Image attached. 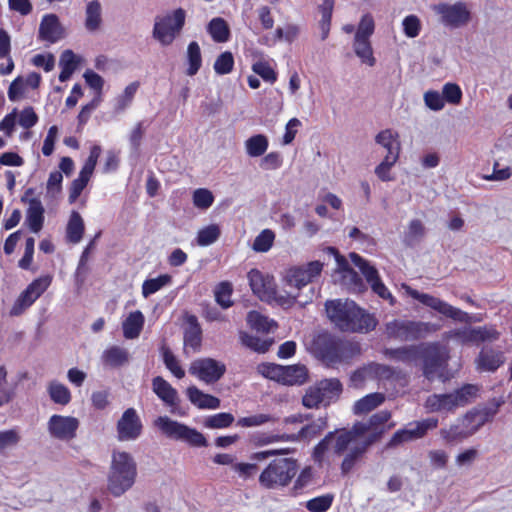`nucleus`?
<instances>
[{
	"label": "nucleus",
	"mask_w": 512,
	"mask_h": 512,
	"mask_svg": "<svg viewBox=\"0 0 512 512\" xmlns=\"http://www.w3.org/2000/svg\"><path fill=\"white\" fill-rule=\"evenodd\" d=\"M281 383L285 385H301L306 382L308 372L303 365L283 366Z\"/></svg>",
	"instance_id": "nucleus-36"
},
{
	"label": "nucleus",
	"mask_w": 512,
	"mask_h": 512,
	"mask_svg": "<svg viewBox=\"0 0 512 512\" xmlns=\"http://www.w3.org/2000/svg\"><path fill=\"white\" fill-rule=\"evenodd\" d=\"M48 393L51 400L60 405H67L71 401L70 390L63 384L51 382L48 387Z\"/></svg>",
	"instance_id": "nucleus-51"
},
{
	"label": "nucleus",
	"mask_w": 512,
	"mask_h": 512,
	"mask_svg": "<svg viewBox=\"0 0 512 512\" xmlns=\"http://www.w3.org/2000/svg\"><path fill=\"white\" fill-rule=\"evenodd\" d=\"M116 431L119 441H131L140 437L143 432V424L134 408H128L123 412L117 421Z\"/></svg>",
	"instance_id": "nucleus-17"
},
{
	"label": "nucleus",
	"mask_w": 512,
	"mask_h": 512,
	"mask_svg": "<svg viewBox=\"0 0 512 512\" xmlns=\"http://www.w3.org/2000/svg\"><path fill=\"white\" fill-rule=\"evenodd\" d=\"M440 435L447 443H459L469 438L471 431L466 430L458 419L457 423L450 425L448 428L441 429Z\"/></svg>",
	"instance_id": "nucleus-41"
},
{
	"label": "nucleus",
	"mask_w": 512,
	"mask_h": 512,
	"mask_svg": "<svg viewBox=\"0 0 512 512\" xmlns=\"http://www.w3.org/2000/svg\"><path fill=\"white\" fill-rule=\"evenodd\" d=\"M392 413L389 410H381L372 414L366 421H357L354 425V432L359 437H364L363 442L372 446L379 442L383 436L391 430L395 423L390 422Z\"/></svg>",
	"instance_id": "nucleus-4"
},
{
	"label": "nucleus",
	"mask_w": 512,
	"mask_h": 512,
	"mask_svg": "<svg viewBox=\"0 0 512 512\" xmlns=\"http://www.w3.org/2000/svg\"><path fill=\"white\" fill-rule=\"evenodd\" d=\"M327 427V418L320 417L316 421L303 426L297 433L289 434L290 442L312 439L319 435Z\"/></svg>",
	"instance_id": "nucleus-31"
},
{
	"label": "nucleus",
	"mask_w": 512,
	"mask_h": 512,
	"mask_svg": "<svg viewBox=\"0 0 512 512\" xmlns=\"http://www.w3.org/2000/svg\"><path fill=\"white\" fill-rule=\"evenodd\" d=\"M375 141L387 150L385 156H394L396 160L399 159L401 145L398 133H394L391 129L382 130L376 135Z\"/></svg>",
	"instance_id": "nucleus-27"
},
{
	"label": "nucleus",
	"mask_w": 512,
	"mask_h": 512,
	"mask_svg": "<svg viewBox=\"0 0 512 512\" xmlns=\"http://www.w3.org/2000/svg\"><path fill=\"white\" fill-rule=\"evenodd\" d=\"M37 299H34L33 294L27 288L21 292L13 304L10 314L13 316L21 315L27 308H29Z\"/></svg>",
	"instance_id": "nucleus-62"
},
{
	"label": "nucleus",
	"mask_w": 512,
	"mask_h": 512,
	"mask_svg": "<svg viewBox=\"0 0 512 512\" xmlns=\"http://www.w3.org/2000/svg\"><path fill=\"white\" fill-rule=\"evenodd\" d=\"M311 346L315 355L328 366L341 363L346 358V343L328 332L317 334Z\"/></svg>",
	"instance_id": "nucleus-6"
},
{
	"label": "nucleus",
	"mask_w": 512,
	"mask_h": 512,
	"mask_svg": "<svg viewBox=\"0 0 512 512\" xmlns=\"http://www.w3.org/2000/svg\"><path fill=\"white\" fill-rule=\"evenodd\" d=\"M144 315L141 311L131 312L122 323L123 335L126 339L137 338L144 326Z\"/></svg>",
	"instance_id": "nucleus-30"
},
{
	"label": "nucleus",
	"mask_w": 512,
	"mask_h": 512,
	"mask_svg": "<svg viewBox=\"0 0 512 512\" xmlns=\"http://www.w3.org/2000/svg\"><path fill=\"white\" fill-rule=\"evenodd\" d=\"M392 375L393 370L391 367L378 363H370L366 366H363L355 370L350 376V381L354 387L359 388L362 387L365 381L368 379H388Z\"/></svg>",
	"instance_id": "nucleus-19"
},
{
	"label": "nucleus",
	"mask_w": 512,
	"mask_h": 512,
	"mask_svg": "<svg viewBox=\"0 0 512 512\" xmlns=\"http://www.w3.org/2000/svg\"><path fill=\"white\" fill-rule=\"evenodd\" d=\"M459 420L466 430L471 431V436L485 424L475 408L469 410L464 416L459 418Z\"/></svg>",
	"instance_id": "nucleus-61"
},
{
	"label": "nucleus",
	"mask_w": 512,
	"mask_h": 512,
	"mask_svg": "<svg viewBox=\"0 0 512 512\" xmlns=\"http://www.w3.org/2000/svg\"><path fill=\"white\" fill-rule=\"evenodd\" d=\"M193 204L195 207L206 210L212 206L214 196L212 192L206 188H198L193 192Z\"/></svg>",
	"instance_id": "nucleus-63"
},
{
	"label": "nucleus",
	"mask_w": 512,
	"mask_h": 512,
	"mask_svg": "<svg viewBox=\"0 0 512 512\" xmlns=\"http://www.w3.org/2000/svg\"><path fill=\"white\" fill-rule=\"evenodd\" d=\"M424 407L428 412H453L457 403L453 393L432 394L425 400Z\"/></svg>",
	"instance_id": "nucleus-24"
},
{
	"label": "nucleus",
	"mask_w": 512,
	"mask_h": 512,
	"mask_svg": "<svg viewBox=\"0 0 512 512\" xmlns=\"http://www.w3.org/2000/svg\"><path fill=\"white\" fill-rule=\"evenodd\" d=\"M318 384L324 406H328L333 400H336L343 390L342 383L337 378L323 379Z\"/></svg>",
	"instance_id": "nucleus-34"
},
{
	"label": "nucleus",
	"mask_w": 512,
	"mask_h": 512,
	"mask_svg": "<svg viewBox=\"0 0 512 512\" xmlns=\"http://www.w3.org/2000/svg\"><path fill=\"white\" fill-rule=\"evenodd\" d=\"M334 496L332 494H324L314 497L306 502V508L310 512H326L332 506Z\"/></svg>",
	"instance_id": "nucleus-59"
},
{
	"label": "nucleus",
	"mask_w": 512,
	"mask_h": 512,
	"mask_svg": "<svg viewBox=\"0 0 512 512\" xmlns=\"http://www.w3.org/2000/svg\"><path fill=\"white\" fill-rule=\"evenodd\" d=\"M500 336V333L490 327L482 326V327H474L470 329H466L460 332L457 337L462 340L464 343H480L485 341L497 340Z\"/></svg>",
	"instance_id": "nucleus-22"
},
{
	"label": "nucleus",
	"mask_w": 512,
	"mask_h": 512,
	"mask_svg": "<svg viewBox=\"0 0 512 512\" xmlns=\"http://www.w3.org/2000/svg\"><path fill=\"white\" fill-rule=\"evenodd\" d=\"M505 403L503 397L492 398L488 401V403L482 408H475L476 412L480 414L483 422L486 424L493 420L495 415L498 413L500 407Z\"/></svg>",
	"instance_id": "nucleus-56"
},
{
	"label": "nucleus",
	"mask_w": 512,
	"mask_h": 512,
	"mask_svg": "<svg viewBox=\"0 0 512 512\" xmlns=\"http://www.w3.org/2000/svg\"><path fill=\"white\" fill-rule=\"evenodd\" d=\"M187 62L188 68L186 74L188 76H194L198 73L202 65V55L200 46L196 41H192L187 47Z\"/></svg>",
	"instance_id": "nucleus-46"
},
{
	"label": "nucleus",
	"mask_w": 512,
	"mask_h": 512,
	"mask_svg": "<svg viewBox=\"0 0 512 512\" xmlns=\"http://www.w3.org/2000/svg\"><path fill=\"white\" fill-rule=\"evenodd\" d=\"M274 239V232L270 229H265L255 238L253 249L257 252H267L272 247Z\"/></svg>",
	"instance_id": "nucleus-64"
},
{
	"label": "nucleus",
	"mask_w": 512,
	"mask_h": 512,
	"mask_svg": "<svg viewBox=\"0 0 512 512\" xmlns=\"http://www.w3.org/2000/svg\"><path fill=\"white\" fill-rule=\"evenodd\" d=\"M137 465L133 457L125 451L113 452L110 472L108 475V490L115 497L123 495L135 483Z\"/></svg>",
	"instance_id": "nucleus-3"
},
{
	"label": "nucleus",
	"mask_w": 512,
	"mask_h": 512,
	"mask_svg": "<svg viewBox=\"0 0 512 512\" xmlns=\"http://www.w3.org/2000/svg\"><path fill=\"white\" fill-rule=\"evenodd\" d=\"M187 327L184 330V345L198 352L202 345V329L195 315H188L186 318Z\"/></svg>",
	"instance_id": "nucleus-23"
},
{
	"label": "nucleus",
	"mask_w": 512,
	"mask_h": 512,
	"mask_svg": "<svg viewBox=\"0 0 512 512\" xmlns=\"http://www.w3.org/2000/svg\"><path fill=\"white\" fill-rule=\"evenodd\" d=\"M323 267L324 264L318 260L292 267L287 271V284L300 290L320 277Z\"/></svg>",
	"instance_id": "nucleus-16"
},
{
	"label": "nucleus",
	"mask_w": 512,
	"mask_h": 512,
	"mask_svg": "<svg viewBox=\"0 0 512 512\" xmlns=\"http://www.w3.org/2000/svg\"><path fill=\"white\" fill-rule=\"evenodd\" d=\"M208 31L215 42H226L229 38L230 31L226 21L222 18H214L208 25Z\"/></svg>",
	"instance_id": "nucleus-50"
},
{
	"label": "nucleus",
	"mask_w": 512,
	"mask_h": 512,
	"mask_svg": "<svg viewBox=\"0 0 512 512\" xmlns=\"http://www.w3.org/2000/svg\"><path fill=\"white\" fill-rule=\"evenodd\" d=\"M355 54L361 61L369 66H374L376 59L373 56V49L370 39L354 38L353 44Z\"/></svg>",
	"instance_id": "nucleus-45"
},
{
	"label": "nucleus",
	"mask_w": 512,
	"mask_h": 512,
	"mask_svg": "<svg viewBox=\"0 0 512 512\" xmlns=\"http://www.w3.org/2000/svg\"><path fill=\"white\" fill-rule=\"evenodd\" d=\"M383 353L387 358L391 360L408 364L419 359V344L402 346L398 348H386Z\"/></svg>",
	"instance_id": "nucleus-28"
},
{
	"label": "nucleus",
	"mask_w": 512,
	"mask_h": 512,
	"mask_svg": "<svg viewBox=\"0 0 512 512\" xmlns=\"http://www.w3.org/2000/svg\"><path fill=\"white\" fill-rule=\"evenodd\" d=\"M240 340L242 345L258 353L267 352L273 343L272 339H261L246 332L240 333Z\"/></svg>",
	"instance_id": "nucleus-49"
},
{
	"label": "nucleus",
	"mask_w": 512,
	"mask_h": 512,
	"mask_svg": "<svg viewBox=\"0 0 512 512\" xmlns=\"http://www.w3.org/2000/svg\"><path fill=\"white\" fill-rule=\"evenodd\" d=\"M171 276L168 274L159 275L156 278L147 279L142 285V294L144 297H148L159 291L162 287L170 283Z\"/></svg>",
	"instance_id": "nucleus-57"
},
{
	"label": "nucleus",
	"mask_w": 512,
	"mask_h": 512,
	"mask_svg": "<svg viewBox=\"0 0 512 512\" xmlns=\"http://www.w3.org/2000/svg\"><path fill=\"white\" fill-rule=\"evenodd\" d=\"M235 418L231 413L220 412L214 415L208 416L204 420V426L209 429H223L230 427L234 422Z\"/></svg>",
	"instance_id": "nucleus-53"
},
{
	"label": "nucleus",
	"mask_w": 512,
	"mask_h": 512,
	"mask_svg": "<svg viewBox=\"0 0 512 512\" xmlns=\"http://www.w3.org/2000/svg\"><path fill=\"white\" fill-rule=\"evenodd\" d=\"M101 155V147L98 145H94L90 149V153L88 158L86 159L82 169L79 172V176L77 179L82 180L86 184H88L95 167L97 165L98 159Z\"/></svg>",
	"instance_id": "nucleus-47"
},
{
	"label": "nucleus",
	"mask_w": 512,
	"mask_h": 512,
	"mask_svg": "<svg viewBox=\"0 0 512 512\" xmlns=\"http://www.w3.org/2000/svg\"><path fill=\"white\" fill-rule=\"evenodd\" d=\"M438 419L429 417L420 421H413L405 428L397 430L386 443V449H395L404 443L415 441L426 436L429 430L438 427Z\"/></svg>",
	"instance_id": "nucleus-11"
},
{
	"label": "nucleus",
	"mask_w": 512,
	"mask_h": 512,
	"mask_svg": "<svg viewBox=\"0 0 512 512\" xmlns=\"http://www.w3.org/2000/svg\"><path fill=\"white\" fill-rule=\"evenodd\" d=\"M153 392L160 398L165 404L170 407H174L178 404L179 398L178 393L171 384L161 376H156L152 380Z\"/></svg>",
	"instance_id": "nucleus-25"
},
{
	"label": "nucleus",
	"mask_w": 512,
	"mask_h": 512,
	"mask_svg": "<svg viewBox=\"0 0 512 512\" xmlns=\"http://www.w3.org/2000/svg\"><path fill=\"white\" fill-rule=\"evenodd\" d=\"M370 446L365 442L354 445L350 451L345 455L341 463V473L348 474L355 466V464L364 456Z\"/></svg>",
	"instance_id": "nucleus-38"
},
{
	"label": "nucleus",
	"mask_w": 512,
	"mask_h": 512,
	"mask_svg": "<svg viewBox=\"0 0 512 512\" xmlns=\"http://www.w3.org/2000/svg\"><path fill=\"white\" fill-rule=\"evenodd\" d=\"M44 212V207L38 198H31L29 200L26 220L32 232L38 233L42 229L44 223Z\"/></svg>",
	"instance_id": "nucleus-29"
},
{
	"label": "nucleus",
	"mask_w": 512,
	"mask_h": 512,
	"mask_svg": "<svg viewBox=\"0 0 512 512\" xmlns=\"http://www.w3.org/2000/svg\"><path fill=\"white\" fill-rule=\"evenodd\" d=\"M129 360V353L119 346H111L103 352L102 361L106 366L118 368Z\"/></svg>",
	"instance_id": "nucleus-37"
},
{
	"label": "nucleus",
	"mask_w": 512,
	"mask_h": 512,
	"mask_svg": "<svg viewBox=\"0 0 512 512\" xmlns=\"http://www.w3.org/2000/svg\"><path fill=\"white\" fill-rule=\"evenodd\" d=\"M139 86H140V83L138 81H134V82L130 83L128 86H126L123 94L119 95L116 98V104H115L116 112H122L127 107L130 106Z\"/></svg>",
	"instance_id": "nucleus-55"
},
{
	"label": "nucleus",
	"mask_w": 512,
	"mask_h": 512,
	"mask_svg": "<svg viewBox=\"0 0 512 512\" xmlns=\"http://www.w3.org/2000/svg\"><path fill=\"white\" fill-rule=\"evenodd\" d=\"M248 281L252 292L262 301L272 302L277 301L279 304H293L295 302L294 297H283L277 296L276 283L274 278L269 275H264L258 269H251L248 272Z\"/></svg>",
	"instance_id": "nucleus-10"
},
{
	"label": "nucleus",
	"mask_w": 512,
	"mask_h": 512,
	"mask_svg": "<svg viewBox=\"0 0 512 512\" xmlns=\"http://www.w3.org/2000/svg\"><path fill=\"white\" fill-rule=\"evenodd\" d=\"M80 63V58L70 49L62 52L59 59V66L61 72L59 74V80L65 82L73 75Z\"/></svg>",
	"instance_id": "nucleus-32"
},
{
	"label": "nucleus",
	"mask_w": 512,
	"mask_h": 512,
	"mask_svg": "<svg viewBox=\"0 0 512 512\" xmlns=\"http://www.w3.org/2000/svg\"><path fill=\"white\" fill-rule=\"evenodd\" d=\"M233 472L242 481H253L259 473V467L256 463L236 462L232 466Z\"/></svg>",
	"instance_id": "nucleus-52"
},
{
	"label": "nucleus",
	"mask_w": 512,
	"mask_h": 512,
	"mask_svg": "<svg viewBox=\"0 0 512 512\" xmlns=\"http://www.w3.org/2000/svg\"><path fill=\"white\" fill-rule=\"evenodd\" d=\"M426 229L421 220L413 219L408 224V229L404 233L403 243L407 247H414L425 236Z\"/></svg>",
	"instance_id": "nucleus-40"
},
{
	"label": "nucleus",
	"mask_w": 512,
	"mask_h": 512,
	"mask_svg": "<svg viewBox=\"0 0 512 512\" xmlns=\"http://www.w3.org/2000/svg\"><path fill=\"white\" fill-rule=\"evenodd\" d=\"M438 328L430 322L394 319L386 323L385 332L388 338L408 341L425 338Z\"/></svg>",
	"instance_id": "nucleus-5"
},
{
	"label": "nucleus",
	"mask_w": 512,
	"mask_h": 512,
	"mask_svg": "<svg viewBox=\"0 0 512 512\" xmlns=\"http://www.w3.org/2000/svg\"><path fill=\"white\" fill-rule=\"evenodd\" d=\"M220 229L217 225L211 224L199 230L197 234V243L200 246L213 244L220 237Z\"/></svg>",
	"instance_id": "nucleus-60"
},
{
	"label": "nucleus",
	"mask_w": 512,
	"mask_h": 512,
	"mask_svg": "<svg viewBox=\"0 0 512 512\" xmlns=\"http://www.w3.org/2000/svg\"><path fill=\"white\" fill-rule=\"evenodd\" d=\"M101 11V4L98 0H93L87 4L85 27L88 31L93 32L99 29L102 22Z\"/></svg>",
	"instance_id": "nucleus-48"
},
{
	"label": "nucleus",
	"mask_w": 512,
	"mask_h": 512,
	"mask_svg": "<svg viewBox=\"0 0 512 512\" xmlns=\"http://www.w3.org/2000/svg\"><path fill=\"white\" fill-rule=\"evenodd\" d=\"M214 71L218 75H226L232 72L234 68V57L230 51L222 52L215 60Z\"/></svg>",
	"instance_id": "nucleus-58"
},
{
	"label": "nucleus",
	"mask_w": 512,
	"mask_h": 512,
	"mask_svg": "<svg viewBox=\"0 0 512 512\" xmlns=\"http://www.w3.org/2000/svg\"><path fill=\"white\" fill-rule=\"evenodd\" d=\"M505 361L503 352L500 350L483 348L477 357V367L481 371L495 372Z\"/></svg>",
	"instance_id": "nucleus-21"
},
{
	"label": "nucleus",
	"mask_w": 512,
	"mask_h": 512,
	"mask_svg": "<svg viewBox=\"0 0 512 512\" xmlns=\"http://www.w3.org/2000/svg\"><path fill=\"white\" fill-rule=\"evenodd\" d=\"M334 432L335 436L333 438V451L336 455H342L355 441V439L359 437L358 434L354 432V425L351 427V429H341Z\"/></svg>",
	"instance_id": "nucleus-39"
},
{
	"label": "nucleus",
	"mask_w": 512,
	"mask_h": 512,
	"mask_svg": "<svg viewBox=\"0 0 512 512\" xmlns=\"http://www.w3.org/2000/svg\"><path fill=\"white\" fill-rule=\"evenodd\" d=\"M232 293L233 287L230 282H220L215 288V300L222 308L227 309L233 305Z\"/></svg>",
	"instance_id": "nucleus-54"
},
{
	"label": "nucleus",
	"mask_w": 512,
	"mask_h": 512,
	"mask_svg": "<svg viewBox=\"0 0 512 512\" xmlns=\"http://www.w3.org/2000/svg\"><path fill=\"white\" fill-rule=\"evenodd\" d=\"M269 146V140L264 134H256L245 141L246 153L250 157H260L265 154Z\"/></svg>",
	"instance_id": "nucleus-42"
},
{
	"label": "nucleus",
	"mask_w": 512,
	"mask_h": 512,
	"mask_svg": "<svg viewBox=\"0 0 512 512\" xmlns=\"http://www.w3.org/2000/svg\"><path fill=\"white\" fill-rule=\"evenodd\" d=\"M406 292L413 299L418 300L423 305L437 311L438 313L444 315L447 318H451L456 321L465 322L468 320V314L462 311L459 308H456L449 303L432 296L427 293L419 292L416 289H413L409 286H406Z\"/></svg>",
	"instance_id": "nucleus-12"
},
{
	"label": "nucleus",
	"mask_w": 512,
	"mask_h": 512,
	"mask_svg": "<svg viewBox=\"0 0 512 512\" xmlns=\"http://www.w3.org/2000/svg\"><path fill=\"white\" fill-rule=\"evenodd\" d=\"M247 324L250 328L258 332H269L272 327H277V323L270 320L256 310L249 311L246 318Z\"/></svg>",
	"instance_id": "nucleus-44"
},
{
	"label": "nucleus",
	"mask_w": 512,
	"mask_h": 512,
	"mask_svg": "<svg viewBox=\"0 0 512 512\" xmlns=\"http://www.w3.org/2000/svg\"><path fill=\"white\" fill-rule=\"evenodd\" d=\"M188 371L199 380L211 384L223 377L226 366L213 358H200L190 364Z\"/></svg>",
	"instance_id": "nucleus-15"
},
{
	"label": "nucleus",
	"mask_w": 512,
	"mask_h": 512,
	"mask_svg": "<svg viewBox=\"0 0 512 512\" xmlns=\"http://www.w3.org/2000/svg\"><path fill=\"white\" fill-rule=\"evenodd\" d=\"M350 258L354 265L360 269L366 281L371 286L372 291L375 294H377L380 298L389 300V303L391 305H394L396 300L390 293V291L387 289L385 284L382 282L377 269L374 266H371L367 260H365L357 253H351Z\"/></svg>",
	"instance_id": "nucleus-14"
},
{
	"label": "nucleus",
	"mask_w": 512,
	"mask_h": 512,
	"mask_svg": "<svg viewBox=\"0 0 512 512\" xmlns=\"http://www.w3.org/2000/svg\"><path fill=\"white\" fill-rule=\"evenodd\" d=\"M448 353L439 342L419 344V359L423 364V375L428 380H433L448 361Z\"/></svg>",
	"instance_id": "nucleus-9"
},
{
	"label": "nucleus",
	"mask_w": 512,
	"mask_h": 512,
	"mask_svg": "<svg viewBox=\"0 0 512 512\" xmlns=\"http://www.w3.org/2000/svg\"><path fill=\"white\" fill-rule=\"evenodd\" d=\"M315 483V470L312 466H305L297 475L293 486L292 492L294 495L301 494L306 488Z\"/></svg>",
	"instance_id": "nucleus-43"
},
{
	"label": "nucleus",
	"mask_w": 512,
	"mask_h": 512,
	"mask_svg": "<svg viewBox=\"0 0 512 512\" xmlns=\"http://www.w3.org/2000/svg\"><path fill=\"white\" fill-rule=\"evenodd\" d=\"M435 12L440 16L442 24L449 28L465 26L471 20V12L462 1L454 4L440 3L435 7Z\"/></svg>",
	"instance_id": "nucleus-13"
},
{
	"label": "nucleus",
	"mask_w": 512,
	"mask_h": 512,
	"mask_svg": "<svg viewBox=\"0 0 512 512\" xmlns=\"http://www.w3.org/2000/svg\"><path fill=\"white\" fill-rule=\"evenodd\" d=\"M79 424V420L73 416L54 414L50 417L47 428L51 437L61 441H70L76 437Z\"/></svg>",
	"instance_id": "nucleus-18"
},
{
	"label": "nucleus",
	"mask_w": 512,
	"mask_h": 512,
	"mask_svg": "<svg viewBox=\"0 0 512 512\" xmlns=\"http://www.w3.org/2000/svg\"><path fill=\"white\" fill-rule=\"evenodd\" d=\"M63 30L56 14H46L39 26V39L55 43L62 38Z\"/></svg>",
	"instance_id": "nucleus-20"
},
{
	"label": "nucleus",
	"mask_w": 512,
	"mask_h": 512,
	"mask_svg": "<svg viewBox=\"0 0 512 512\" xmlns=\"http://www.w3.org/2000/svg\"><path fill=\"white\" fill-rule=\"evenodd\" d=\"M384 401V394L379 392L370 393L355 402L353 413L355 415L367 414L380 406Z\"/></svg>",
	"instance_id": "nucleus-33"
},
{
	"label": "nucleus",
	"mask_w": 512,
	"mask_h": 512,
	"mask_svg": "<svg viewBox=\"0 0 512 512\" xmlns=\"http://www.w3.org/2000/svg\"><path fill=\"white\" fill-rule=\"evenodd\" d=\"M189 401L199 409H218L220 407V399L202 392L196 386H190L186 390Z\"/></svg>",
	"instance_id": "nucleus-26"
},
{
	"label": "nucleus",
	"mask_w": 512,
	"mask_h": 512,
	"mask_svg": "<svg viewBox=\"0 0 512 512\" xmlns=\"http://www.w3.org/2000/svg\"><path fill=\"white\" fill-rule=\"evenodd\" d=\"M85 226L81 215L77 211H72L67 227V241L73 244L79 243L83 238Z\"/></svg>",
	"instance_id": "nucleus-35"
},
{
	"label": "nucleus",
	"mask_w": 512,
	"mask_h": 512,
	"mask_svg": "<svg viewBox=\"0 0 512 512\" xmlns=\"http://www.w3.org/2000/svg\"><path fill=\"white\" fill-rule=\"evenodd\" d=\"M330 321L342 332L368 333L374 330L378 320L354 301L335 299L325 304Z\"/></svg>",
	"instance_id": "nucleus-1"
},
{
	"label": "nucleus",
	"mask_w": 512,
	"mask_h": 512,
	"mask_svg": "<svg viewBox=\"0 0 512 512\" xmlns=\"http://www.w3.org/2000/svg\"><path fill=\"white\" fill-rule=\"evenodd\" d=\"M299 462L293 457H277L271 460L258 475V483L266 490L288 487L296 477Z\"/></svg>",
	"instance_id": "nucleus-2"
},
{
	"label": "nucleus",
	"mask_w": 512,
	"mask_h": 512,
	"mask_svg": "<svg viewBox=\"0 0 512 512\" xmlns=\"http://www.w3.org/2000/svg\"><path fill=\"white\" fill-rule=\"evenodd\" d=\"M186 12L177 8L164 16H157L153 27V37L163 46L172 44L185 25Z\"/></svg>",
	"instance_id": "nucleus-7"
},
{
	"label": "nucleus",
	"mask_w": 512,
	"mask_h": 512,
	"mask_svg": "<svg viewBox=\"0 0 512 512\" xmlns=\"http://www.w3.org/2000/svg\"><path fill=\"white\" fill-rule=\"evenodd\" d=\"M155 426L168 438L184 441L190 446L206 447L208 445L202 433L167 416L158 417L155 420Z\"/></svg>",
	"instance_id": "nucleus-8"
}]
</instances>
